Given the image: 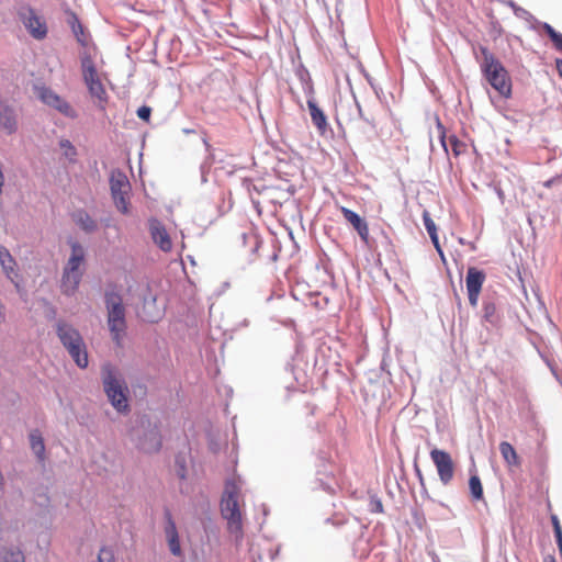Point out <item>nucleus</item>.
I'll use <instances>...</instances> for the list:
<instances>
[{"instance_id":"obj_1","label":"nucleus","mask_w":562,"mask_h":562,"mask_svg":"<svg viewBox=\"0 0 562 562\" xmlns=\"http://www.w3.org/2000/svg\"><path fill=\"white\" fill-rule=\"evenodd\" d=\"M241 486L243 480L238 475L226 480L221 499V514L227 521V529L237 537L243 533Z\"/></svg>"},{"instance_id":"obj_8","label":"nucleus","mask_w":562,"mask_h":562,"mask_svg":"<svg viewBox=\"0 0 562 562\" xmlns=\"http://www.w3.org/2000/svg\"><path fill=\"white\" fill-rule=\"evenodd\" d=\"M430 458L436 465L441 483L448 485L454 475V463L451 456L445 450L435 448L430 451Z\"/></svg>"},{"instance_id":"obj_33","label":"nucleus","mask_w":562,"mask_h":562,"mask_svg":"<svg viewBox=\"0 0 562 562\" xmlns=\"http://www.w3.org/2000/svg\"><path fill=\"white\" fill-rule=\"evenodd\" d=\"M551 520H552V525H553L554 535H555L557 540L562 539V528H561V525H560V521H559L558 517L553 515L551 517Z\"/></svg>"},{"instance_id":"obj_10","label":"nucleus","mask_w":562,"mask_h":562,"mask_svg":"<svg viewBox=\"0 0 562 562\" xmlns=\"http://www.w3.org/2000/svg\"><path fill=\"white\" fill-rule=\"evenodd\" d=\"M149 232L153 241L157 245V247L165 251L169 252L172 249V240L170 235L168 234L165 225L158 220L149 221Z\"/></svg>"},{"instance_id":"obj_28","label":"nucleus","mask_w":562,"mask_h":562,"mask_svg":"<svg viewBox=\"0 0 562 562\" xmlns=\"http://www.w3.org/2000/svg\"><path fill=\"white\" fill-rule=\"evenodd\" d=\"M1 562H25L23 552L19 549L7 550L1 555Z\"/></svg>"},{"instance_id":"obj_21","label":"nucleus","mask_w":562,"mask_h":562,"mask_svg":"<svg viewBox=\"0 0 562 562\" xmlns=\"http://www.w3.org/2000/svg\"><path fill=\"white\" fill-rule=\"evenodd\" d=\"M74 222L86 233L97 231V222L83 210H79L72 214Z\"/></svg>"},{"instance_id":"obj_22","label":"nucleus","mask_w":562,"mask_h":562,"mask_svg":"<svg viewBox=\"0 0 562 562\" xmlns=\"http://www.w3.org/2000/svg\"><path fill=\"white\" fill-rule=\"evenodd\" d=\"M483 318L493 327H501L502 315L494 302H484L483 304Z\"/></svg>"},{"instance_id":"obj_32","label":"nucleus","mask_w":562,"mask_h":562,"mask_svg":"<svg viewBox=\"0 0 562 562\" xmlns=\"http://www.w3.org/2000/svg\"><path fill=\"white\" fill-rule=\"evenodd\" d=\"M423 220H424V225H425L426 231L429 234V236L437 234L436 224L429 216L428 212H424Z\"/></svg>"},{"instance_id":"obj_29","label":"nucleus","mask_w":562,"mask_h":562,"mask_svg":"<svg viewBox=\"0 0 562 562\" xmlns=\"http://www.w3.org/2000/svg\"><path fill=\"white\" fill-rule=\"evenodd\" d=\"M98 562H115L113 550L106 547L101 548L98 554Z\"/></svg>"},{"instance_id":"obj_6","label":"nucleus","mask_w":562,"mask_h":562,"mask_svg":"<svg viewBox=\"0 0 562 562\" xmlns=\"http://www.w3.org/2000/svg\"><path fill=\"white\" fill-rule=\"evenodd\" d=\"M105 305L108 310V326L111 331L112 339L120 346L126 330L123 300L116 293H106Z\"/></svg>"},{"instance_id":"obj_3","label":"nucleus","mask_w":562,"mask_h":562,"mask_svg":"<svg viewBox=\"0 0 562 562\" xmlns=\"http://www.w3.org/2000/svg\"><path fill=\"white\" fill-rule=\"evenodd\" d=\"M483 60L481 69L488 83L503 97H509L512 81L502 63L484 46L480 47Z\"/></svg>"},{"instance_id":"obj_23","label":"nucleus","mask_w":562,"mask_h":562,"mask_svg":"<svg viewBox=\"0 0 562 562\" xmlns=\"http://www.w3.org/2000/svg\"><path fill=\"white\" fill-rule=\"evenodd\" d=\"M501 454L508 467H519L520 460L512 443L502 441L499 443Z\"/></svg>"},{"instance_id":"obj_13","label":"nucleus","mask_w":562,"mask_h":562,"mask_svg":"<svg viewBox=\"0 0 562 562\" xmlns=\"http://www.w3.org/2000/svg\"><path fill=\"white\" fill-rule=\"evenodd\" d=\"M87 85L88 91L91 95V98L94 99V102L98 108L101 110L105 109V105L108 103V93L103 86V83L100 80V77H92L83 80Z\"/></svg>"},{"instance_id":"obj_36","label":"nucleus","mask_w":562,"mask_h":562,"mask_svg":"<svg viewBox=\"0 0 562 562\" xmlns=\"http://www.w3.org/2000/svg\"><path fill=\"white\" fill-rule=\"evenodd\" d=\"M555 66H557V70H558L559 75L562 77V59H557Z\"/></svg>"},{"instance_id":"obj_2","label":"nucleus","mask_w":562,"mask_h":562,"mask_svg":"<svg viewBox=\"0 0 562 562\" xmlns=\"http://www.w3.org/2000/svg\"><path fill=\"white\" fill-rule=\"evenodd\" d=\"M70 255L63 269L60 290L66 295H72L81 282L85 265L86 249L77 240H70Z\"/></svg>"},{"instance_id":"obj_17","label":"nucleus","mask_w":562,"mask_h":562,"mask_svg":"<svg viewBox=\"0 0 562 562\" xmlns=\"http://www.w3.org/2000/svg\"><path fill=\"white\" fill-rule=\"evenodd\" d=\"M16 120L13 110L0 101V128L8 134L16 131Z\"/></svg>"},{"instance_id":"obj_30","label":"nucleus","mask_w":562,"mask_h":562,"mask_svg":"<svg viewBox=\"0 0 562 562\" xmlns=\"http://www.w3.org/2000/svg\"><path fill=\"white\" fill-rule=\"evenodd\" d=\"M76 20V23L72 24V31L76 35V38L77 41L86 46L87 45V40H86V36H85V33H83V27L82 25L78 22V20L75 18Z\"/></svg>"},{"instance_id":"obj_4","label":"nucleus","mask_w":562,"mask_h":562,"mask_svg":"<svg viewBox=\"0 0 562 562\" xmlns=\"http://www.w3.org/2000/svg\"><path fill=\"white\" fill-rule=\"evenodd\" d=\"M56 333L75 363L81 369L87 368L89 363L88 351L80 333L74 326L63 321L56 324Z\"/></svg>"},{"instance_id":"obj_7","label":"nucleus","mask_w":562,"mask_h":562,"mask_svg":"<svg viewBox=\"0 0 562 562\" xmlns=\"http://www.w3.org/2000/svg\"><path fill=\"white\" fill-rule=\"evenodd\" d=\"M111 194L116 209L127 214L130 209V191L131 184L127 177L123 172H113L110 178Z\"/></svg>"},{"instance_id":"obj_34","label":"nucleus","mask_w":562,"mask_h":562,"mask_svg":"<svg viewBox=\"0 0 562 562\" xmlns=\"http://www.w3.org/2000/svg\"><path fill=\"white\" fill-rule=\"evenodd\" d=\"M151 114V109L147 105H143L137 110V115L144 121H148Z\"/></svg>"},{"instance_id":"obj_14","label":"nucleus","mask_w":562,"mask_h":562,"mask_svg":"<svg viewBox=\"0 0 562 562\" xmlns=\"http://www.w3.org/2000/svg\"><path fill=\"white\" fill-rule=\"evenodd\" d=\"M41 99L44 103L55 108L60 113L74 116V109L71 105L50 89H42Z\"/></svg>"},{"instance_id":"obj_19","label":"nucleus","mask_w":562,"mask_h":562,"mask_svg":"<svg viewBox=\"0 0 562 562\" xmlns=\"http://www.w3.org/2000/svg\"><path fill=\"white\" fill-rule=\"evenodd\" d=\"M0 265L11 281H14L18 278V271L15 269L16 262L9 250L3 246H0Z\"/></svg>"},{"instance_id":"obj_18","label":"nucleus","mask_w":562,"mask_h":562,"mask_svg":"<svg viewBox=\"0 0 562 562\" xmlns=\"http://www.w3.org/2000/svg\"><path fill=\"white\" fill-rule=\"evenodd\" d=\"M161 436L157 430L148 431L139 441L138 447L146 453L158 452L161 448Z\"/></svg>"},{"instance_id":"obj_24","label":"nucleus","mask_w":562,"mask_h":562,"mask_svg":"<svg viewBox=\"0 0 562 562\" xmlns=\"http://www.w3.org/2000/svg\"><path fill=\"white\" fill-rule=\"evenodd\" d=\"M83 80L99 76L91 54L87 50L80 57Z\"/></svg>"},{"instance_id":"obj_37","label":"nucleus","mask_w":562,"mask_h":562,"mask_svg":"<svg viewBox=\"0 0 562 562\" xmlns=\"http://www.w3.org/2000/svg\"><path fill=\"white\" fill-rule=\"evenodd\" d=\"M375 510L379 512V513L383 512V505H382V503L380 501L375 502Z\"/></svg>"},{"instance_id":"obj_25","label":"nucleus","mask_w":562,"mask_h":562,"mask_svg":"<svg viewBox=\"0 0 562 562\" xmlns=\"http://www.w3.org/2000/svg\"><path fill=\"white\" fill-rule=\"evenodd\" d=\"M30 443L33 452L42 461L44 460L45 445L42 434L38 430H33L30 434Z\"/></svg>"},{"instance_id":"obj_38","label":"nucleus","mask_w":562,"mask_h":562,"mask_svg":"<svg viewBox=\"0 0 562 562\" xmlns=\"http://www.w3.org/2000/svg\"><path fill=\"white\" fill-rule=\"evenodd\" d=\"M557 543H558V547H559L560 553H561V555H562V539L557 540Z\"/></svg>"},{"instance_id":"obj_12","label":"nucleus","mask_w":562,"mask_h":562,"mask_svg":"<svg viewBox=\"0 0 562 562\" xmlns=\"http://www.w3.org/2000/svg\"><path fill=\"white\" fill-rule=\"evenodd\" d=\"M340 212L344 215L345 220L357 231L361 240L364 244H368L370 237L368 223L356 212L345 206H340Z\"/></svg>"},{"instance_id":"obj_35","label":"nucleus","mask_w":562,"mask_h":562,"mask_svg":"<svg viewBox=\"0 0 562 562\" xmlns=\"http://www.w3.org/2000/svg\"><path fill=\"white\" fill-rule=\"evenodd\" d=\"M430 239L435 246V248L437 249V251L440 254V256L443 255L442 250H441V247H440V244H439V239H438V235L435 234V235H431L430 236Z\"/></svg>"},{"instance_id":"obj_26","label":"nucleus","mask_w":562,"mask_h":562,"mask_svg":"<svg viewBox=\"0 0 562 562\" xmlns=\"http://www.w3.org/2000/svg\"><path fill=\"white\" fill-rule=\"evenodd\" d=\"M469 488L473 501H482L484 498L483 485L476 474L470 476Z\"/></svg>"},{"instance_id":"obj_9","label":"nucleus","mask_w":562,"mask_h":562,"mask_svg":"<svg viewBox=\"0 0 562 562\" xmlns=\"http://www.w3.org/2000/svg\"><path fill=\"white\" fill-rule=\"evenodd\" d=\"M485 281V273L475 267H470L467 272L465 283L469 296V303L475 307L479 302V296Z\"/></svg>"},{"instance_id":"obj_27","label":"nucleus","mask_w":562,"mask_h":562,"mask_svg":"<svg viewBox=\"0 0 562 562\" xmlns=\"http://www.w3.org/2000/svg\"><path fill=\"white\" fill-rule=\"evenodd\" d=\"M543 30L548 34V36L551 38V41L554 44V47L558 50L562 52V34L558 33L550 24L544 23Z\"/></svg>"},{"instance_id":"obj_20","label":"nucleus","mask_w":562,"mask_h":562,"mask_svg":"<svg viewBox=\"0 0 562 562\" xmlns=\"http://www.w3.org/2000/svg\"><path fill=\"white\" fill-rule=\"evenodd\" d=\"M166 536H167L168 546H169L171 553L176 557L181 555L182 551H181L178 531H177L175 522L171 519H169L168 525L166 526Z\"/></svg>"},{"instance_id":"obj_11","label":"nucleus","mask_w":562,"mask_h":562,"mask_svg":"<svg viewBox=\"0 0 562 562\" xmlns=\"http://www.w3.org/2000/svg\"><path fill=\"white\" fill-rule=\"evenodd\" d=\"M437 130L440 138V143L445 149V151L448 154V148H451L452 154L458 157L467 151V144L464 142H461L456 135H450L447 137L446 135V128L440 122L439 119H437Z\"/></svg>"},{"instance_id":"obj_16","label":"nucleus","mask_w":562,"mask_h":562,"mask_svg":"<svg viewBox=\"0 0 562 562\" xmlns=\"http://www.w3.org/2000/svg\"><path fill=\"white\" fill-rule=\"evenodd\" d=\"M24 25L34 38L42 40L47 34L46 24L32 10L29 16L25 18Z\"/></svg>"},{"instance_id":"obj_31","label":"nucleus","mask_w":562,"mask_h":562,"mask_svg":"<svg viewBox=\"0 0 562 562\" xmlns=\"http://www.w3.org/2000/svg\"><path fill=\"white\" fill-rule=\"evenodd\" d=\"M60 147L65 149V156L72 159L77 155L75 146L68 139H61L59 143Z\"/></svg>"},{"instance_id":"obj_5","label":"nucleus","mask_w":562,"mask_h":562,"mask_svg":"<svg viewBox=\"0 0 562 562\" xmlns=\"http://www.w3.org/2000/svg\"><path fill=\"white\" fill-rule=\"evenodd\" d=\"M103 387L113 407L124 413L128 411L127 394L128 389L125 382L119 376L117 372L111 364L102 368Z\"/></svg>"},{"instance_id":"obj_15","label":"nucleus","mask_w":562,"mask_h":562,"mask_svg":"<svg viewBox=\"0 0 562 562\" xmlns=\"http://www.w3.org/2000/svg\"><path fill=\"white\" fill-rule=\"evenodd\" d=\"M307 108L310 111L311 120L316 127L319 135L324 136L328 130L327 116L324 111L317 105L314 99L307 100Z\"/></svg>"}]
</instances>
